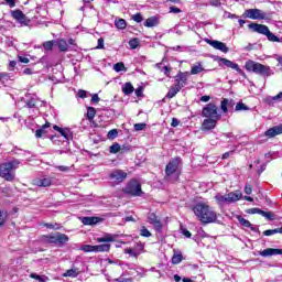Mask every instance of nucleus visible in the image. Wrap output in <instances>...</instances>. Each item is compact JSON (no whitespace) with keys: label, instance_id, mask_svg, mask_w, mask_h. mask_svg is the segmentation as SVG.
I'll return each mask as SVG.
<instances>
[{"label":"nucleus","instance_id":"10","mask_svg":"<svg viewBox=\"0 0 282 282\" xmlns=\"http://www.w3.org/2000/svg\"><path fill=\"white\" fill-rule=\"evenodd\" d=\"M243 17H245V19H252L253 21L268 19V14H265V12L261 11V9L246 10L243 13Z\"/></svg>","mask_w":282,"mask_h":282},{"label":"nucleus","instance_id":"7","mask_svg":"<svg viewBox=\"0 0 282 282\" xmlns=\"http://www.w3.org/2000/svg\"><path fill=\"white\" fill-rule=\"evenodd\" d=\"M203 118H214L216 120H221V115L219 113V109L217 105L209 102L202 110Z\"/></svg>","mask_w":282,"mask_h":282},{"label":"nucleus","instance_id":"25","mask_svg":"<svg viewBox=\"0 0 282 282\" xmlns=\"http://www.w3.org/2000/svg\"><path fill=\"white\" fill-rule=\"evenodd\" d=\"M55 45H57L59 52H67V50L69 48V45L65 40H56Z\"/></svg>","mask_w":282,"mask_h":282},{"label":"nucleus","instance_id":"28","mask_svg":"<svg viewBox=\"0 0 282 282\" xmlns=\"http://www.w3.org/2000/svg\"><path fill=\"white\" fill-rule=\"evenodd\" d=\"M111 250V245L104 243L95 246V252H109Z\"/></svg>","mask_w":282,"mask_h":282},{"label":"nucleus","instance_id":"41","mask_svg":"<svg viewBox=\"0 0 282 282\" xmlns=\"http://www.w3.org/2000/svg\"><path fill=\"white\" fill-rule=\"evenodd\" d=\"M80 250H83V252H95V246L84 245L80 247Z\"/></svg>","mask_w":282,"mask_h":282},{"label":"nucleus","instance_id":"5","mask_svg":"<svg viewBox=\"0 0 282 282\" xmlns=\"http://www.w3.org/2000/svg\"><path fill=\"white\" fill-rule=\"evenodd\" d=\"M243 197V194L240 191L230 192L226 195L217 194L215 196L216 203L218 206H226L228 204H235V202H239Z\"/></svg>","mask_w":282,"mask_h":282},{"label":"nucleus","instance_id":"64","mask_svg":"<svg viewBox=\"0 0 282 282\" xmlns=\"http://www.w3.org/2000/svg\"><path fill=\"white\" fill-rule=\"evenodd\" d=\"M281 99H282V91L279 93L276 96L271 97V100H275V101H279Z\"/></svg>","mask_w":282,"mask_h":282},{"label":"nucleus","instance_id":"29","mask_svg":"<svg viewBox=\"0 0 282 282\" xmlns=\"http://www.w3.org/2000/svg\"><path fill=\"white\" fill-rule=\"evenodd\" d=\"M260 215L268 219L269 221H274V219H276V215L272 212H264L260 209Z\"/></svg>","mask_w":282,"mask_h":282},{"label":"nucleus","instance_id":"44","mask_svg":"<svg viewBox=\"0 0 282 282\" xmlns=\"http://www.w3.org/2000/svg\"><path fill=\"white\" fill-rule=\"evenodd\" d=\"M8 217V213L6 210H0V227L6 224V218Z\"/></svg>","mask_w":282,"mask_h":282},{"label":"nucleus","instance_id":"46","mask_svg":"<svg viewBox=\"0 0 282 282\" xmlns=\"http://www.w3.org/2000/svg\"><path fill=\"white\" fill-rule=\"evenodd\" d=\"M26 107H29V109H34V107H36V98H31L26 101Z\"/></svg>","mask_w":282,"mask_h":282},{"label":"nucleus","instance_id":"8","mask_svg":"<svg viewBox=\"0 0 282 282\" xmlns=\"http://www.w3.org/2000/svg\"><path fill=\"white\" fill-rule=\"evenodd\" d=\"M46 243H54L55 246H65L69 241V237L65 234L57 232L55 235L44 236Z\"/></svg>","mask_w":282,"mask_h":282},{"label":"nucleus","instance_id":"58","mask_svg":"<svg viewBox=\"0 0 282 282\" xmlns=\"http://www.w3.org/2000/svg\"><path fill=\"white\" fill-rule=\"evenodd\" d=\"M245 193H246V195H251L252 194V185L246 184Z\"/></svg>","mask_w":282,"mask_h":282},{"label":"nucleus","instance_id":"16","mask_svg":"<svg viewBox=\"0 0 282 282\" xmlns=\"http://www.w3.org/2000/svg\"><path fill=\"white\" fill-rule=\"evenodd\" d=\"M217 122H219V119L206 118L203 121L202 130L203 131H210V130L215 129V127H217Z\"/></svg>","mask_w":282,"mask_h":282},{"label":"nucleus","instance_id":"3","mask_svg":"<svg viewBox=\"0 0 282 282\" xmlns=\"http://www.w3.org/2000/svg\"><path fill=\"white\" fill-rule=\"evenodd\" d=\"M21 161L19 159H13L0 165V177L7 182H14V171L19 169Z\"/></svg>","mask_w":282,"mask_h":282},{"label":"nucleus","instance_id":"12","mask_svg":"<svg viewBox=\"0 0 282 282\" xmlns=\"http://www.w3.org/2000/svg\"><path fill=\"white\" fill-rule=\"evenodd\" d=\"M11 17L12 19H14L15 21H18V23H20V25L22 26H28L30 25L31 21L30 19L28 18V15H25L23 13V11L17 9V10H13L11 11Z\"/></svg>","mask_w":282,"mask_h":282},{"label":"nucleus","instance_id":"24","mask_svg":"<svg viewBox=\"0 0 282 282\" xmlns=\"http://www.w3.org/2000/svg\"><path fill=\"white\" fill-rule=\"evenodd\" d=\"M202 72H206V69H204V65L200 62H198L197 64H195L191 68L192 76H195L197 74H202Z\"/></svg>","mask_w":282,"mask_h":282},{"label":"nucleus","instance_id":"45","mask_svg":"<svg viewBox=\"0 0 282 282\" xmlns=\"http://www.w3.org/2000/svg\"><path fill=\"white\" fill-rule=\"evenodd\" d=\"M172 263L174 265H177V263H182V254H174L172 257Z\"/></svg>","mask_w":282,"mask_h":282},{"label":"nucleus","instance_id":"9","mask_svg":"<svg viewBox=\"0 0 282 282\" xmlns=\"http://www.w3.org/2000/svg\"><path fill=\"white\" fill-rule=\"evenodd\" d=\"M218 62L219 67H229L230 69H235L240 76L243 78H247L246 72L239 67V64L224 57H217L216 59Z\"/></svg>","mask_w":282,"mask_h":282},{"label":"nucleus","instance_id":"63","mask_svg":"<svg viewBox=\"0 0 282 282\" xmlns=\"http://www.w3.org/2000/svg\"><path fill=\"white\" fill-rule=\"evenodd\" d=\"M171 127H180V121L177 120V118L172 119Z\"/></svg>","mask_w":282,"mask_h":282},{"label":"nucleus","instance_id":"33","mask_svg":"<svg viewBox=\"0 0 282 282\" xmlns=\"http://www.w3.org/2000/svg\"><path fill=\"white\" fill-rule=\"evenodd\" d=\"M158 25V18L152 17L145 20L144 26L145 28H155Z\"/></svg>","mask_w":282,"mask_h":282},{"label":"nucleus","instance_id":"59","mask_svg":"<svg viewBox=\"0 0 282 282\" xmlns=\"http://www.w3.org/2000/svg\"><path fill=\"white\" fill-rule=\"evenodd\" d=\"M91 102H94V105H98L100 102V97H98V94L93 95Z\"/></svg>","mask_w":282,"mask_h":282},{"label":"nucleus","instance_id":"35","mask_svg":"<svg viewBox=\"0 0 282 282\" xmlns=\"http://www.w3.org/2000/svg\"><path fill=\"white\" fill-rule=\"evenodd\" d=\"M86 116H87V119L89 120V122H91V120H94V118H96V108L88 107Z\"/></svg>","mask_w":282,"mask_h":282},{"label":"nucleus","instance_id":"60","mask_svg":"<svg viewBox=\"0 0 282 282\" xmlns=\"http://www.w3.org/2000/svg\"><path fill=\"white\" fill-rule=\"evenodd\" d=\"M131 151V145H122L120 153H129Z\"/></svg>","mask_w":282,"mask_h":282},{"label":"nucleus","instance_id":"40","mask_svg":"<svg viewBox=\"0 0 282 282\" xmlns=\"http://www.w3.org/2000/svg\"><path fill=\"white\" fill-rule=\"evenodd\" d=\"M128 43L130 45V50H137V47H139V45H140V40L132 39Z\"/></svg>","mask_w":282,"mask_h":282},{"label":"nucleus","instance_id":"21","mask_svg":"<svg viewBox=\"0 0 282 282\" xmlns=\"http://www.w3.org/2000/svg\"><path fill=\"white\" fill-rule=\"evenodd\" d=\"M276 254H282V249L268 248L260 251V257H275Z\"/></svg>","mask_w":282,"mask_h":282},{"label":"nucleus","instance_id":"31","mask_svg":"<svg viewBox=\"0 0 282 282\" xmlns=\"http://www.w3.org/2000/svg\"><path fill=\"white\" fill-rule=\"evenodd\" d=\"M115 28H117V30H124L127 28V20L124 19L115 20Z\"/></svg>","mask_w":282,"mask_h":282},{"label":"nucleus","instance_id":"57","mask_svg":"<svg viewBox=\"0 0 282 282\" xmlns=\"http://www.w3.org/2000/svg\"><path fill=\"white\" fill-rule=\"evenodd\" d=\"M97 50H105V40L102 37L98 40Z\"/></svg>","mask_w":282,"mask_h":282},{"label":"nucleus","instance_id":"6","mask_svg":"<svg viewBox=\"0 0 282 282\" xmlns=\"http://www.w3.org/2000/svg\"><path fill=\"white\" fill-rule=\"evenodd\" d=\"M126 195H131L132 197H141L144 192H142V185L140 182L132 180L123 188Z\"/></svg>","mask_w":282,"mask_h":282},{"label":"nucleus","instance_id":"30","mask_svg":"<svg viewBox=\"0 0 282 282\" xmlns=\"http://www.w3.org/2000/svg\"><path fill=\"white\" fill-rule=\"evenodd\" d=\"M232 105V100L230 99H223L220 102V109L224 113H228V107Z\"/></svg>","mask_w":282,"mask_h":282},{"label":"nucleus","instance_id":"4","mask_svg":"<svg viewBox=\"0 0 282 282\" xmlns=\"http://www.w3.org/2000/svg\"><path fill=\"white\" fill-rule=\"evenodd\" d=\"M248 28L252 32H257L258 34H263L264 36H267L268 41H271V43H281V39L274 35V33L270 32V29L265 24H259V23L252 22L248 25Z\"/></svg>","mask_w":282,"mask_h":282},{"label":"nucleus","instance_id":"15","mask_svg":"<svg viewBox=\"0 0 282 282\" xmlns=\"http://www.w3.org/2000/svg\"><path fill=\"white\" fill-rule=\"evenodd\" d=\"M188 80V73H178L176 75V79H175V86L178 89H182L183 87H186V82Z\"/></svg>","mask_w":282,"mask_h":282},{"label":"nucleus","instance_id":"34","mask_svg":"<svg viewBox=\"0 0 282 282\" xmlns=\"http://www.w3.org/2000/svg\"><path fill=\"white\" fill-rule=\"evenodd\" d=\"M182 91L181 88L176 87L175 85L172 86L167 93V98H175V96H177V93Z\"/></svg>","mask_w":282,"mask_h":282},{"label":"nucleus","instance_id":"53","mask_svg":"<svg viewBox=\"0 0 282 282\" xmlns=\"http://www.w3.org/2000/svg\"><path fill=\"white\" fill-rule=\"evenodd\" d=\"M264 237H272V235H276V229H268L263 231Z\"/></svg>","mask_w":282,"mask_h":282},{"label":"nucleus","instance_id":"17","mask_svg":"<svg viewBox=\"0 0 282 282\" xmlns=\"http://www.w3.org/2000/svg\"><path fill=\"white\" fill-rule=\"evenodd\" d=\"M110 180H113V182H118V184H120L127 180V173L121 170L113 171L110 173Z\"/></svg>","mask_w":282,"mask_h":282},{"label":"nucleus","instance_id":"39","mask_svg":"<svg viewBox=\"0 0 282 282\" xmlns=\"http://www.w3.org/2000/svg\"><path fill=\"white\" fill-rule=\"evenodd\" d=\"M110 153H120V151H122V145H120L119 143H113L112 145H110Z\"/></svg>","mask_w":282,"mask_h":282},{"label":"nucleus","instance_id":"54","mask_svg":"<svg viewBox=\"0 0 282 282\" xmlns=\"http://www.w3.org/2000/svg\"><path fill=\"white\" fill-rule=\"evenodd\" d=\"M152 226H154V228H155V230H156L158 232H162V228H163L162 221L158 220V221L154 223Z\"/></svg>","mask_w":282,"mask_h":282},{"label":"nucleus","instance_id":"20","mask_svg":"<svg viewBox=\"0 0 282 282\" xmlns=\"http://www.w3.org/2000/svg\"><path fill=\"white\" fill-rule=\"evenodd\" d=\"M281 134H282V123L274 126L273 128H270L264 132V135H267V138H274Z\"/></svg>","mask_w":282,"mask_h":282},{"label":"nucleus","instance_id":"55","mask_svg":"<svg viewBox=\"0 0 282 282\" xmlns=\"http://www.w3.org/2000/svg\"><path fill=\"white\" fill-rule=\"evenodd\" d=\"M4 4L10 8H17V0H4Z\"/></svg>","mask_w":282,"mask_h":282},{"label":"nucleus","instance_id":"36","mask_svg":"<svg viewBox=\"0 0 282 282\" xmlns=\"http://www.w3.org/2000/svg\"><path fill=\"white\" fill-rule=\"evenodd\" d=\"M30 279H34L35 281H39V282H45V281H47V276H45V275H39L37 273H31V274H30Z\"/></svg>","mask_w":282,"mask_h":282},{"label":"nucleus","instance_id":"22","mask_svg":"<svg viewBox=\"0 0 282 282\" xmlns=\"http://www.w3.org/2000/svg\"><path fill=\"white\" fill-rule=\"evenodd\" d=\"M100 221V218L98 217H84L82 219V224L84 226H95V224H98Z\"/></svg>","mask_w":282,"mask_h":282},{"label":"nucleus","instance_id":"56","mask_svg":"<svg viewBox=\"0 0 282 282\" xmlns=\"http://www.w3.org/2000/svg\"><path fill=\"white\" fill-rule=\"evenodd\" d=\"M10 76L8 73H0V82L6 83V80H9Z\"/></svg>","mask_w":282,"mask_h":282},{"label":"nucleus","instance_id":"48","mask_svg":"<svg viewBox=\"0 0 282 282\" xmlns=\"http://www.w3.org/2000/svg\"><path fill=\"white\" fill-rule=\"evenodd\" d=\"M159 219H158V216L154 214V213H152V214H149V216H148V221H149V224H154V223H156Z\"/></svg>","mask_w":282,"mask_h":282},{"label":"nucleus","instance_id":"26","mask_svg":"<svg viewBox=\"0 0 282 282\" xmlns=\"http://www.w3.org/2000/svg\"><path fill=\"white\" fill-rule=\"evenodd\" d=\"M135 91V88L133 87V85L131 83H126L122 87V93L124 94V96H131V93Z\"/></svg>","mask_w":282,"mask_h":282},{"label":"nucleus","instance_id":"51","mask_svg":"<svg viewBox=\"0 0 282 282\" xmlns=\"http://www.w3.org/2000/svg\"><path fill=\"white\" fill-rule=\"evenodd\" d=\"M147 129V123H135L134 131H144Z\"/></svg>","mask_w":282,"mask_h":282},{"label":"nucleus","instance_id":"49","mask_svg":"<svg viewBox=\"0 0 282 282\" xmlns=\"http://www.w3.org/2000/svg\"><path fill=\"white\" fill-rule=\"evenodd\" d=\"M115 138H118V130L117 129H112L108 132V139L109 140H113Z\"/></svg>","mask_w":282,"mask_h":282},{"label":"nucleus","instance_id":"14","mask_svg":"<svg viewBox=\"0 0 282 282\" xmlns=\"http://www.w3.org/2000/svg\"><path fill=\"white\" fill-rule=\"evenodd\" d=\"M207 43L214 47V50H219V52H223L224 54H228V52H230V48H228L224 42H219L217 40H207Z\"/></svg>","mask_w":282,"mask_h":282},{"label":"nucleus","instance_id":"47","mask_svg":"<svg viewBox=\"0 0 282 282\" xmlns=\"http://www.w3.org/2000/svg\"><path fill=\"white\" fill-rule=\"evenodd\" d=\"M181 232L182 235H184V237H186L187 239H191V237H193V235L191 234V231H188V229L184 228V226L181 225Z\"/></svg>","mask_w":282,"mask_h":282},{"label":"nucleus","instance_id":"32","mask_svg":"<svg viewBox=\"0 0 282 282\" xmlns=\"http://www.w3.org/2000/svg\"><path fill=\"white\" fill-rule=\"evenodd\" d=\"M78 274H80V271H78V269H69L63 274V276H70V279H76Z\"/></svg>","mask_w":282,"mask_h":282},{"label":"nucleus","instance_id":"37","mask_svg":"<svg viewBox=\"0 0 282 282\" xmlns=\"http://www.w3.org/2000/svg\"><path fill=\"white\" fill-rule=\"evenodd\" d=\"M238 221H239L240 225L243 226V228H252V224L249 223L248 219H246V218H243L241 216L238 217Z\"/></svg>","mask_w":282,"mask_h":282},{"label":"nucleus","instance_id":"23","mask_svg":"<svg viewBox=\"0 0 282 282\" xmlns=\"http://www.w3.org/2000/svg\"><path fill=\"white\" fill-rule=\"evenodd\" d=\"M112 241H116V236L111 234H106L104 237L97 238L98 243H109Z\"/></svg>","mask_w":282,"mask_h":282},{"label":"nucleus","instance_id":"43","mask_svg":"<svg viewBox=\"0 0 282 282\" xmlns=\"http://www.w3.org/2000/svg\"><path fill=\"white\" fill-rule=\"evenodd\" d=\"M248 109L250 108H248V106H246L243 102H238L236 105V111H248Z\"/></svg>","mask_w":282,"mask_h":282},{"label":"nucleus","instance_id":"1","mask_svg":"<svg viewBox=\"0 0 282 282\" xmlns=\"http://www.w3.org/2000/svg\"><path fill=\"white\" fill-rule=\"evenodd\" d=\"M193 213L202 224H215L217 221V213L206 203L194 205Z\"/></svg>","mask_w":282,"mask_h":282},{"label":"nucleus","instance_id":"19","mask_svg":"<svg viewBox=\"0 0 282 282\" xmlns=\"http://www.w3.org/2000/svg\"><path fill=\"white\" fill-rule=\"evenodd\" d=\"M53 129L54 131H58V133H61L65 140H72V138H74L72 129L69 128H61L58 126H54Z\"/></svg>","mask_w":282,"mask_h":282},{"label":"nucleus","instance_id":"61","mask_svg":"<svg viewBox=\"0 0 282 282\" xmlns=\"http://www.w3.org/2000/svg\"><path fill=\"white\" fill-rule=\"evenodd\" d=\"M78 98H87V91L86 90H78L77 93Z\"/></svg>","mask_w":282,"mask_h":282},{"label":"nucleus","instance_id":"52","mask_svg":"<svg viewBox=\"0 0 282 282\" xmlns=\"http://www.w3.org/2000/svg\"><path fill=\"white\" fill-rule=\"evenodd\" d=\"M141 237H151V231L147 227H142L140 231Z\"/></svg>","mask_w":282,"mask_h":282},{"label":"nucleus","instance_id":"62","mask_svg":"<svg viewBox=\"0 0 282 282\" xmlns=\"http://www.w3.org/2000/svg\"><path fill=\"white\" fill-rule=\"evenodd\" d=\"M170 12H172L173 14H180V12H182V10L177 7H171Z\"/></svg>","mask_w":282,"mask_h":282},{"label":"nucleus","instance_id":"50","mask_svg":"<svg viewBox=\"0 0 282 282\" xmlns=\"http://www.w3.org/2000/svg\"><path fill=\"white\" fill-rule=\"evenodd\" d=\"M132 21H135V23H142V21H144V18H142V14L135 13L134 15H132Z\"/></svg>","mask_w":282,"mask_h":282},{"label":"nucleus","instance_id":"2","mask_svg":"<svg viewBox=\"0 0 282 282\" xmlns=\"http://www.w3.org/2000/svg\"><path fill=\"white\" fill-rule=\"evenodd\" d=\"M245 68L247 72H253V74L262 76V78H270V76H274V70L270 66H265L252 59H248L246 62Z\"/></svg>","mask_w":282,"mask_h":282},{"label":"nucleus","instance_id":"38","mask_svg":"<svg viewBox=\"0 0 282 282\" xmlns=\"http://www.w3.org/2000/svg\"><path fill=\"white\" fill-rule=\"evenodd\" d=\"M115 72H127V67L124 66V63L119 62L113 65Z\"/></svg>","mask_w":282,"mask_h":282},{"label":"nucleus","instance_id":"11","mask_svg":"<svg viewBox=\"0 0 282 282\" xmlns=\"http://www.w3.org/2000/svg\"><path fill=\"white\" fill-rule=\"evenodd\" d=\"M180 162H182V159H180V156L170 160L165 167L166 177H171V175H175V173H177V170L180 169Z\"/></svg>","mask_w":282,"mask_h":282},{"label":"nucleus","instance_id":"42","mask_svg":"<svg viewBox=\"0 0 282 282\" xmlns=\"http://www.w3.org/2000/svg\"><path fill=\"white\" fill-rule=\"evenodd\" d=\"M43 47L46 52H52V50L54 47V42H52V41L44 42Z\"/></svg>","mask_w":282,"mask_h":282},{"label":"nucleus","instance_id":"27","mask_svg":"<svg viewBox=\"0 0 282 282\" xmlns=\"http://www.w3.org/2000/svg\"><path fill=\"white\" fill-rule=\"evenodd\" d=\"M46 129H50V122H46L44 126H42V128L37 129L35 131V137L43 138L45 133H47V131H45Z\"/></svg>","mask_w":282,"mask_h":282},{"label":"nucleus","instance_id":"18","mask_svg":"<svg viewBox=\"0 0 282 282\" xmlns=\"http://www.w3.org/2000/svg\"><path fill=\"white\" fill-rule=\"evenodd\" d=\"M34 186H40L43 188H47V186H52V177H37L33 180Z\"/></svg>","mask_w":282,"mask_h":282},{"label":"nucleus","instance_id":"13","mask_svg":"<svg viewBox=\"0 0 282 282\" xmlns=\"http://www.w3.org/2000/svg\"><path fill=\"white\" fill-rule=\"evenodd\" d=\"M124 252L126 254H129L130 257L138 259V256L144 252V245L137 243L133 248L124 249Z\"/></svg>","mask_w":282,"mask_h":282}]
</instances>
